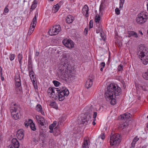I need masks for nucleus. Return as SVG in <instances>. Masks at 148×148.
<instances>
[{
  "instance_id": "a878e982",
  "label": "nucleus",
  "mask_w": 148,
  "mask_h": 148,
  "mask_svg": "<svg viewBox=\"0 0 148 148\" xmlns=\"http://www.w3.org/2000/svg\"><path fill=\"white\" fill-rule=\"evenodd\" d=\"M18 112H16V113H14V112H12V116L13 118L15 120H17L19 118V115Z\"/></svg>"
},
{
  "instance_id": "b1692460",
  "label": "nucleus",
  "mask_w": 148,
  "mask_h": 148,
  "mask_svg": "<svg viewBox=\"0 0 148 148\" xmlns=\"http://www.w3.org/2000/svg\"><path fill=\"white\" fill-rule=\"evenodd\" d=\"M18 58L20 64V66L21 67L22 64V60L23 59L22 54L21 53H19L18 55Z\"/></svg>"
},
{
  "instance_id": "6ab92c4d",
  "label": "nucleus",
  "mask_w": 148,
  "mask_h": 148,
  "mask_svg": "<svg viewBox=\"0 0 148 148\" xmlns=\"http://www.w3.org/2000/svg\"><path fill=\"white\" fill-rule=\"evenodd\" d=\"M74 17L72 15H69L66 18V21L69 24L71 23L74 20Z\"/></svg>"
},
{
  "instance_id": "9b49d317",
  "label": "nucleus",
  "mask_w": 148,
  "mask_h": 148,
  "mask_svg": "<svg viewBox=\"0 0 148 148\" xmlns=\"http://www.w3.org/2000/svg\"><path fill=\"white\" fill-rule=\"evenodd\" d=\"M92 116V115L90 114H89L87 115L84 114V116L81 119V123L83 124H87L88 123H90L91 121Z\"/></svg>"
},
{
  "instance_id": "c756f323",
  "label": "nucleus",
  "mask_w": 148,
  "mask_h": 148,
  "mask_svg": "<svg viewBox=\"0 0 148 148\" xmlns=\"http://www.w3.org/2000/svg\"><path fill=\"white\" fill-rule=\"evenodd\" d=\"M30 77L33 83L34 84V83L35 82V81L36 80V76L34 75H33Z\"/></svg>"
},
{
  "instance_id": "0e129e2a",
  "label": "nucleus",
  "mask_w": 148,
  "mask_h": 148,
  "mask_svg": "<svg viewBox=\"0 0 148 148\" xmlns=\"http://www.w3.org/2000/svg\"><path fill=\"white\" fill-rule=\"evenodd\" d=\"M40 148H43L44 146L43 145V144H42L41 143H40Z\"/></svg>"
},
{
  "instance_id": "dca6fc26",
  "label": "nucleus",
  "mask_w": 148,
  "mask_h": 148,
  "mask_svg": "<svg viewBox=\"0 0 148 148\" xmlns=\"http://www.w3.org/2000/svg\"><path fill=\"white\" fill-rule=\"evenodd\" d=\"M82 13L86 17L88 16V6L85 5L82 9Z\"/></svg>"
},
{
  "instance_id": "4be33fe9",
  "label": "nucleus",
  "mask_w": 148,
  "mask_h": 148,
  "mask_svg": "<svg viewBox=\"0 0 148 148\" xmlns=\"http://www.w3.org/2000/svg\"><path fill=\"white\" fill-rule=\"evenodd\" d=\"M21 19L19 17H15L13 21L14 23L16 26H18L20 24Z\"/></svg>"
},
{
  "instance_id": "aec40b11",
  "label": "nucleus",
  "mask_w": 148,
  "mask_h": 148,
  "mask_svg": "<svg viewBox=\"0 0 148 148\" xmlns=\"http://www.w3.org/2000/svg\"><path fill=\"white\" fill-rule=\"evenodd\" d=\"M127 34H128V37L129 38L132 36L136 38H138V37L137 33L134 31H128Z\"/></svg>"
},
{
  "instance_id": "de8ad7c7",
  "label": "nucleus",
  "mask_w": 148,
  "mask_h": 148,
  "mask_svg": "<svg viewBox=\"0 0 148 148\" xmlns=\"http://www.w3.org/2000/svg\"><path fill=\"white\" fill-rule=\"evenodd\" d=\"M27 122V121H26L24 122V125L25 127H27L29 125H30V122Z\"/></svg>"
},
{
  "instance_id": "603ef678",
  "label": "nucleus",
  "mask_w": 148,
  "mask_h": 148,
  "mask_svg": "<svg viewBox=\"0 0 148 148\" xmlns=\"http://www.w3.org/2000/svg\"><path fill=\"white\" fill-rule=\"evenodd\" d=\"M103 34L102 33V32H101L100 33V35L101 36V37L102 38V39L103 40H105V38L104 37V36L103 35Z\"/></svg>"
},
{
  "instance_id": "7c9ffc66",
  "label": "nucleus",
  "mask_w": 148,
  "mask_h": 148,
  "mask_svg": "<svg viewBox=\"0 0 148 148\" xmlns=\"http://www.w3.org/2000/svg\"><path fill=\"white\" fill-rule=\"evenodd\" d=\"M125 1V0H120L119 8L121 10L123 8Z\"/></svg>"
},
{
  "instance_id": "2eb2a0df",
  "label": "nucleus",
  "mask_w": 148,
  "mask_h": 148,
  "mask_svg": "<svg viewBox=\"0 0 148 148\" xmlns=\"http://www.w3.org/2000/svg\"><path fill=\"white\" fill-rule=\"evenodd\" d=\"M11 145L14 148H18L19 147V143L17 139L14 138L11 141Z\"/></svg>"
},
{
  "instance_id": "5701e85b",
  "label": "nucleus",
  "mask_w": 148,
  "mask_h": 148,
  "mask_svg": "<svg viewBox=\"0 0 148 148\" xmlns=\"http://www.w3.org/2000/svg\"><path fill=\"white\" fill-rule=\"evenodd\" d=\"M27 68L28 71L33 69L32 62L31 59H28Z\"/></svg>"
},
{
  "instance_id": "6e6d98bb",
  "label": "nucleus",
  "mask_w": 148,
  "mask_h": 148,
  "mask_svg": "<svg viewBox=\"0 0 148 148\" xmlns=\"http://www.w3.org/2000/svg\"><path fill=\"white\" fill-rule=\"evenodd\" d=\"M100 65L101 66H102V67L104 68L105 66V63L104 62H102L101 63Z\"/></svg>"
},
{
  "instance_id": "052dcab7",
  "label": "nucleus",
  "mask_w": 148,
  "mask_h": 148,
  "mask_svg": "<svg viewBox=\"0 0 148 148\" xmlns=\"http://www.w3.org/2000/svg\"><path fill=\"white\" fill-rule=\"evenodd\" d=\"M41 143L43 144L44 146H45L46 145H47L46 143L45 142V141L43 140L42 141Z\"/></svg>"
},
{
  "instance_id": "864d4df0",
  "label": "nucleus",
  "mask_w": 148,
  "mask_h": 148,
  "mask_svg": "<svg viewBox=\"0 0 148 148\" xmlns=\"http://www.w3.org/2000/svg\"><path fill=\"white\" fill-rule=\"evenodd\" d=\"M9 11V10L7 7H5L4 9V12L5 13H8Z\"/></svg>"
},
{
  "instance_id": "f704fd0d",
  "label": "nucleus",
  "mask_w": 148,
  "mask_h": 148,
  "mask_svg": "<svg viewBox=\"0 0 148 148\" xmlns=\"http://www.w3.org/2000/svg\"><path fill=\"white\" fill-rule=\"evenodd\" d=\"M37 5H35L34 3H32V5H31V8L30 9V11H32V10H34L36 7H37Z\"/></svg>"
},
{
  "instance_id": "774afa93",
  "label": "nucleus",
  "mask_w": 148,
  "mask_h": 148,
  "mask_svg": "<svg viewBox=\"0 0 148 148\" xmlns=\"http://www.w3.org/2000/svg\"><path fill=\"white\" fill-rule=\"evenodd\" d=\"M96 32L98 34L99 32V30H96Z\"/></svg>"
},
{
  "instance_id": "c03bdc74",
  "label": "nucleus",
  "mask_w": 148,
  "mask_h": 148,
  "mask_svg": "<svg viewBox=\"0 0 148 148\" xmlns=\"http://www.w3.org/2000/svg\"><path fill=\"white\" fill-rule=\"evenodd\" d=\"M39 139L38 138H37L36 137V138H33V142H34L35 143H36L38 141Z\"/></svg>"
},
{
  "instance_id": "412c9836",
  "label": "nucleus",
  "mask_w": 148,
  "mask_h": 148,
  "mask_svg": "<svg viewBox=\"0 0 148 148\" xmlns=\"http://www.w3.org/2000/svg\"><path fill=\"white\" fill-rule=\"evenodd\" d=\"M28 122H30V126L32 130L35 131L36 130V127L35 124L33 123L32 120L31 119H29Z\"/></svg>"
},
{
  "instance_id": "a19ab883",
  "label": "nucleus",
  "mask_w": 148,
  "mask_h": 148,
  "mask_svg": "<svg viewBox=\"0 0 148 148\" xmlns=\"http://www.w3.org/2000/svg\"><path fill=\"white\" fill-rule=\"evenodd\" d=\"M93 27V21L92 20H90L89 22V28H91Z\"/></svg>"
},
{
  "instance_id": "5fc2aeb1",
  "label": "nucleus",
  "mask_w": 148,
  "mask_h": 148,
  "mask_svg": "<svg viewBox=\"0 0 148 148\" xmlns=\"http://www.w3.org/2000/svg\"><path fill=\"white\" fill-rule=\"evenodd\" d=\"M135 143L132 141V143H131V148H134L135 146Z\"/></svg>"
},
{
  "instance_id": "4c0bfd02",
  "label": "nucleus",
  "mask_w": 148,
  "mask_h": 148,
  "mask_svg": "<svg viewBox=\"0 0 148 148\" xmlns=\"http://www.w3.org/2000/svg\"><path fill=\"white\" fill-rule=\"evenodd\" d=\"M17 108L16 106L14 107L11 110V114L12 112H14V113H16L17 112Z\"/></svg>"
},
{
  "instance_id": "bf43d9fd",
  "label": "nucleus",
  "mask_w": 148,
  "mask_h": 148,
  "mask_svg": "<svg viewBox=\"0 0 148 148\" xmlns=\"http://www.w3.org/2000/svg\"><path fill=\"white\" fill-rule=\"evenodd\" d=\"M38 2V0H34L33 3L37 5V4Z\"/></svg>"
},
{
  "instance_id": "ddd939ff",
  "label": "nucleus",
  "mask_w": 148,
  "mask_h": 148,
  "mask_svg": "<svg viewBox=\"0 0 148 148\" xmlns=\"http://www.w3.org/2000/svg\"><path fill=\"white\" fill-rule=\"evenodd\" d=\"M25 131L23 129H20L18 130L16 136L18 139L20 140L24 137Z\"/></svg>"
},
{
  "instance_id": "13d9d810",
  "label": "nucleus",
  "mask_w": 148,
  "mask_h": 148,
  "mask_svg": "<svg viewBox=\"0 0 148 148\" xmlns=\"http://www.w3.org/2000/svg\"><path fill=\"white\" fill-rule=\"evenodd\" d=\"M88 30L87 28H85L84 29V33L85 35H86L88 34Z\"/></svg>"
},
{
  "instance_id": "ea45409f",
  "label": "nucleus",
  "mask_w": 148,
  "mask_h": 148,
  "mask_svg": "<svg viewBox=\"0 0 148 148\" xmlns=\"http://www.w3.org/2000/svg\"><path fill=\"white\" fill-rule=\"evenodd\" d=\"M123 66L120 64L118 66V71H121L123 70Z\"/></svg>"
},
{
  "instance_id": "393cba45",
  "label": "nucleus",
  "mask_w": 148,
  "mask_h": 148,
  "mask_svg": "<svg viewBox=\"0 0 148 148\" xmlns=\"http://www.w3.org/2000/svg\"><path fill=\"white\" fill-rule=\"evenodd\" d=\"M60 8V6L59 3L57 4L56 5H54L52 8V12L53 13L57 12Z\"/></svg>"
},
{
  "instance_id": "cd10ccee",
  "label": "nucleus",
  "mask_w": 148,
  "mask_h": 148,
  "mask_svg": "<svg viewBox=\"0 0 148 148\" xmlns=\"http://www.w3.org/2000/svg\"><path fill=\"white\" fill-rule=\"evenodd\" d=\"M57 124L56 122L54 121L53 122V123L52 124H51L49 127V128L50 130H52L53 129V128L56 126Z\"/></svg>"
},
{
  "instance_id": "1a4fd4ad",
  "label": "nucleus",
  "mask_w": 148,
  "mask_h": 148,
  "mask_svg": "<svg viewBox=\"0 0 148 148\" xmlns=\"http://www.w3.org/2000/svg\"><path fill=\"white\" fill-rule=\"evenodd\" d=\"M37 22L36 15L34 18L33 21L29 27L27 35H30L33 32L34 29L36 25Z\"/></svg>"
},
{
  "instance_id": "37998d69",
  "label": "nucleus",
  "mask_w": 148,
  "mask_h": 148,
  "mask_svg": "<svg viewBox=\"0 0 148 148\" xmlns=\"http://www.w3.org/2000/svg\"><path fill=\"white\" fill-rule=\"evenodd\" d=\"M115 12L117 15H119L120 14V10L118 8H116L115 9Z\"/></svg>"
},
{
  "instance_id": "a18cd8bd",
  "label": "nucleus",
  "mask_w": 148,
  "mask_h": 148,
  "mask_svg": "<svg viewBox=\"0 0 148 148\" xmlns=\"http://www.w3.org/2000/svg\"><path fill=\"white\" fill-rule=\"evenodd\" d=\"M139 139V138H138L137 136L135 137L133 140V142L135 143L138 141Z\"/></svg>"
},
{
  "instance_id": "69168bd1",
  "label": "nucleus",
  "mask_w": 148,
  "mask_h": 148,
  "mask_svg": "<svg viewBox=\"0 0 148 148\" xmlns=\"http://www.w3.org/2000/svg\"><path fill=\"white\" fill-rule=\"evenodd\" d=\"M39 112H40L41 114H42L43 115H45V113L42 110H41V111H39Z\"/></svg>"
},
{
  "instance_id": "c9c22d12",
  "label": "nucleus",
  "mask_w": 148,
  "mask_h": 148,
  "mask_svg": "<svg viewBox=\"0 0 148 148\" xmlns=\"http://www.w3.org/2000/svg\"><path fill=\"white\" fill-rule=\"evenodd\" d=\"M53 82L54 85L56 87L58 86H59L60 84V82L56 80H53Z\"/></svg>"
},
{
  "instance_id": "680f3d73",
  "label": "nucleus",
  "mask_w": 148,
  "mask_h": 148,
  "mask_svg": "<svg viewBox=\"0 0 148 148\" xmlns=\"http://www.w3.org/2000/svg\"><path fill=\"white\" fill-rule=\"evenodd\" d=\"M57 127H55L54 129V130H53V131L54 132H58V131H59V130L57 129Z\"/></svg>"
},
{
  "instance_id": "49530a36",
  "label": "nucleus",
  "mask_w": 148,
  "mask_h": 148,
  "mask_svg": "<svg viewBox=\"0 0 148 148\" xmlns=\"http://www.w3.org/2000/svg\"><path fill=\"white\" fill-rule=\"evenodd\" d=\"M54 140L53 139H50L49 141V145H52L53 144H54Z\"/></svg>"
},
{
  "instance_id": "72a5a7b5",
  "label": "nucleus",
  "mask_w": 148,
  "mask_h": 148,
  "mask_svg": "<svg viewBox=\"0 0 148 148\" xmlns=\"http://www.w3.org/2000/svg\"><path fill=\"white\" fill-rule=\"evenodd\" d=\"M100 17L98 15H96L95 18V21L96 23H99V21L100 20Z\"/></svg>"
},
{
  "instance_id": "8fccbe9b",
  "label": "nucleus",
  "mask_w": 148,
  "mask_h": 148,
  "mask_svg": "<svg viewBox=\"0 0 148 148\" xmlns=\"http://www.w3.org/2000/svg\"><path fill=\"white\" fill-rule=\"evenodd\" d=\"M97 115V112H95L93 115V118L94 119H96V118Z\"/></svg>"
},
{
  "instance_id": "9d476101",
  "label": "nucleus",
  "mask_w": 148,
  "mask_h": 148,
  "mask_svg": "<svg viewBox=\"0 0 148 148\" xmlns=\"http://www.w3.org/2000/svg\"><path fill=\"white\" fill-rule=\"evenodd\" d=\"M63 45L69 48H73L74 47L73 42L71 40L65 39L62 41Z\"/></svg>"
},
{
  "instance_id": "a211bd4d",
  "label": "nucleus",
  "mask_w": 148,
  "mask_h": 148,
  "mask_svg": "<svg viewBox=\"0 0 148 148\" xmlns=\"http://www.w3.org/2000/svg\"><path fill=\"white\" fill-rule=\"evenodd\" d=\"M93 80L92 79L88 78L86 80L85 86L87 88H88L90 87L92 85Z\"/></svg>"
},
{
  "instance_id": "6e6552de",
  "label": "nucleus",
  "mask_w": 148,
  "mask_h": 148,
  "mask_svg": "<svg viewBox=\"0 0 148 148\" xmlns=\"http://www.w3.org/2000/svg\"><path fill=\"white\" fill-rule=\"evenodd\" d=\"M146 15H144L143 13H140L138 15L136 21L138 24H141L145 23L147 21Z\"/></svg>"
},
{
  "instance_id": "79ce46f5",
  "label": "nucleus",
  "mask_w": 148,
  "mask_h": 148,
  "mask_svg": "<svg viewBox=\"0 0 148 148\" xmlns=\"http://www.w3.org/2000/svg\"><path fill=\"white\" fill-rule=\"evenodd\" d=\"M28 71L30 76H31L32 75H34V73L33 69H32V70H29Z\"/></svg>"
},
{
  "instance_id": "f3484780",
  "label": "nucleus",
  "mask_w": 148,
  "mask_h": 148,
  "mask_svg": "<svg viewBox=\"0 0 148 148\" xmlns=\"http://www.w3.org/2000/svg\"><path fill=\"white\" fill-rule=\"evenodd\" d=\"M132 116V115L129 113L127 112L121 115V120H126L130 118Z\"/></svg>"
},
{
  "instance_id": "bb28decb",
  "label": "nucleus",
  "mask_w": 148,
  "mask_h": 148,
  "mask_svg": "<svg viewBox=\"0 0 148 148\" xmlns=\"http://www.w3.org/2000/svg\"><path fill=\"white\" fill-rule=\"evenodd\" d=\"M89 145L87 140L84 141V143L82 145V148H88Z\"/></svg>"
},
{
  "instance_id": "0eeeda50",
  "label": "nucleus",
  "mask_w": 148,
  "mask_h": 148,
  "mask_svg": "<svg viewBox=\"0 0 148 148\" xmlns=\"http://www.w3.org/2000/svg\"><path fill=\"white\" fill-rule=\"evenodd\" d=\"M61 27L59 25H56L50 28L48 31L49 35L53 36L58 34L61 31Z\"/></svg>"
},
{
  "instance_id": "4d7b16f0",
  "label": "nucleus",
  "mask_w": 148,
  "mask_h": 148,
  "mask_svg": "<svg viewBox=\"0 0 148 148\" xmlns=\"http://www.w3.org/2000/svg\"><path fill=\"white\" fill-rule=\"evenodd\" d=\"M1 77L2 81H3L4 80V78L3 76V73H2L1 71Z\"/></svg>"
},
{
  "instance_id": "4468645a",
  "label": "nucleus",
  "mask_w": 148,
  "mask_h": 148,
  "mask_svg": "<svg viewBox=\"0 0 148 148\" xmlns=\"http://www.w3.org/2000/svg\"><path fill=\"white\" fill-rule=\"evenodd\" d=\"M15 84L16 87L18 88L21 85L20 77L19 74H17L15 76Z\"/></svg>"
},
{
  "instance_id": "20e7f679",
  "label": "nucleus",
  "mask_w": 148,
  "mask_h": 148,
  "mask_svg": "<svg viewBox=\"0 0 148 148\" xmlns=\"http://www.w3.org/2000/svg\"><path fill=\"white\" fill-rule=\"evenodd\" d=\"M56 98H54L55 99H58L60 101H62L65 97H67L69 94V91L67 88L59 89L57 88V90L56 92Z\"/></svg>"
},
{
  "instance_id": "09e8293b",
  "label": "nucleus",
  "mask_w": 148,
  "mask_h": 148,
  "mask_svg": "<svg viewBox=\"0 0 148 148\" xmlns=\"http://www.w3.org/2000/svg\"><path fill=\"white\" fill-rule=\"evenodd\" d=\"M140 13H143L144 15H146V19H147L148 18V16L147 15V13L146 12H141Z\"/></svg>"
},
{
  "instance_id": "c85d7f7f",
  "label": "nucleus",
  "mask_w": 148,
  "mask_h": 148,
  "mask_svg": "<svg viewBox=\"0 0 148 148\" xmlns=\"http://www.w3.org/2000/svg\"><path fill=\"white\" fill-rule=\"evenodd\" d=\"M143 76L144 79L148 80V70L147 72H146L143 74Z\"/></svg>"
},
{
  "instance_id": "423d86ee",
  "label": "nucleus",
  "mask_w": 148,
  "mask_h": 148,
  "mask_svg": "<svg viewBox=\"0 0 148 148\" xmlns=\"http://www.w3.org/2000/svg\"><path fill=\"white\" fill-rule=\"evenodd\" d=\"M36 118L39 124L40 129L42 130H44L47 127V125L45 122V119L43 117L39 115L36 116Z\"/></svg>"
},
{
  "instance_id": "f257e3e1",
  "label": "nucleus",
  "mask_w": 148,
  "mask_h": 148,
  "mask_svg": "<svg viewBox=\"0 0 148 148\" xmlns=\"http://www.w3.org/2000/svg\"><path fill=\"white\" fill-rule=\"evenodd\" d=\"M64 62L62 61L59 68L60 74L59 77L62 79L71 81L74 79V74L71 72L72 69L71 65L68 64L67 60Z\"/></svg>"
},
{
  "instance_id": "338daca9",
  "label": "nucleus",
  "mask_w": 148,
  "mask_h": 148,
  "mask_svg": "<svg viewBox=\"0 0 148 148\" xmlns=\"http://www.w3.org/2000/svg\"><path fill=\"white\" fill-rule=\"evenodd\" d=\"M105 136L103 135L101 137V138L102 140H104L105 139Z\"/></svg>"
},
{
  "instance_id": "2f4dec72",
  "label": "nucleus",
  "mask_w": 148,
  "mask_h": 148,
  "mask_svg": "<svg viewBox=\"0 0 148 148\" xmlns=\"http://www.w3.org/2000/svg\"><path fill=\"white\" fill-rule=\"evenodd\" d=\"M36 109L38 112L41 111L42 109V107L40 105L38 104L36 106Z\"/></svg>"
},
{
  "instance_id": "7ed1b4c3",
  "label": "nucleus",
  "mask_w": 148,
  "mask_h": 148,
  "mask_svg": "<svg viewBox=\"0 0 148 148\" xmlns=\"http://www.w3.org/2000/svg\"><path fill=\"white\" fill-rule=\"evenodd\" d=\"M137 50V54L142 63L146 65L148 63V51H147L146 47L144 45L139 46Z\"/></svg>"
},
{
  "instance_id": "58836bf2",
  "label": "nucleus",
  "mask_w": 148,
  "mask_h": 148,
  "mask_svg": "<svg viewBox=\"0 0 148 148\" xmlns=\"http://www.w3.org/2000/svg\"><path fill=\"white\" fill-rule=\"evenodd\" d=\"M104 2H101V4L100 6L99 10L101 11V10H103L105 8V6L103 4Z\"/></svg>"
},
{
  "instance_id": "473e14b6",
  "label": "nucleus",
  "mask_w": 148,
  "mask_h": 148,
  "mask_svg": "<svg viewBox=\"0 0 148 148\" xmlns=\"http://www.w3.org/2000/svg\"><path fill=\"white\" fill-rule=\"evenodd\" d=\"M50 106L52 107L53 108L56 109L57 108V106L55 102H51L50 105Z\"/></svg>"
},
{
  "instance_id": "3c124183",
  "label": "nucleus",
  "mask_w": 148,
  "mask_h": 148,
  "mask_svg": "<svg viewBox=\"0 0 148 148\" xmlns=\"http://www.w3.org/2000/svg\"><path fill=\"white\" fill-rule=\"evenodd\" d=\"M139 87L140 88H141L142 89V90H144L145 91L146 90V88L145 86H140Z\"/></svg>"
},
{
  "instance_id": "f8f14e48",
  "label": "nucleus",
  "mask_w": 148,
  "mask_h": 148,
  "mask_svg": "<svg viewBox=\"0 0 148 148\" xmlns=\"http://www.w3.org/2000/svg\"><path fill=\"white\" fill-rule=\"evenodd\" d=\"M57 88H55L50 87L47 90L48 93H50L51 97L53 98H56V92L57 91Z\"/></svg>"
},
{
  "instance_id": "e433bc0d",
  "label": "nucleus",
  "mask_w": 148,
  "mask_h": 148,
  "mask_svg": "<svg viewBox=\"0 0 148 148\" xmlns=\"http://www.w3.org/2000/svg\"><path fill=\"white\" fill-rule=\"evenodd\" d=\"M15 55L14 54H11L9 56V58L10 61H12L15 58Z\"/></svg>"
},
{
  "instance_id": "39448f33",
  "label": "nucleus",
  "mask_w": 148,
  "mask_h": 148,
  "mask_svg": "<svg viewBox=\"0 0 148 148\" xmlns=\"http://www.w3.org/2000/svg\"><path fill=\"white\" fill-rule=\"evenodd\" d=\"M121 139L119 134H115L110 136V143L111 146L118 145L121 142Z\"/></svg>"
},
{
  "instance_id": "e2e57ef3",
  "label": "nucleus",
  "mask_w": 148,
  "mask_h": 148,
  "mask_svg": "<svg viewBox=\"0 0 148 148\" xmlns=\"http://www.w3.org/2000/svg\"><path fill=\"white\" fill-rule=\"evenodd\" d=\"M96 121V119H93L92 124L93 125H94L96 124V123L95 122Z\"/></svg>"
},
{
  "instance_id": "f03ea898",
  "label": "nucleus",
  "mask_w": 148,
  "mask_h": 148,
  "mask_svg": "<svg viewBox=\"0 0 148 148\" xmlns=\"http://www.w3.org/2000/svg\"><path fill=\"white\" fill-rule=\"evenodd\" d=\"M107 90L105 93V97L107 101L111 100L110 103L115 105L116 103V96H118L121 93V88L112 84H110L107 87Z\"/></svg>"
}]
</instances>
